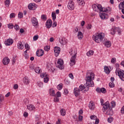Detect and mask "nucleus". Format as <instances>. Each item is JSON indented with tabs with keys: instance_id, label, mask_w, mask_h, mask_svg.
Listing matches in <instances>:
<instances>
[{
	"instance_id": "9b49d317",
	"label": "nucleus",
	"mask_w": 124,
	"mask_h": 124,
	"mask_svg": "<svg viewBox=\"0 0 124 124\" xmlns=\"http://www.w3.org/2000/svg\"><path fill=\"white\" fill-rule=\"evenodd\" d=\"M37 7V5L34 3H31L28 5V8L30 10H35Z\"/></svg>"
},
{
	"instance_id": "f3484780",
	"label": "nucleus",
	"mask_w": 124,
	"mask_h": 124,
	"mask_svg": "<svg viewBox=\"0 0 124 124\" xmlns=\"http://www.w3.org/2000/svg\"><path fill=\"white\" fill-rule=\"evenodd\" d=\"M59 42L62 44V45H65L67 44V39L65 38H62L59 39Z\"/></svg>"
},
{
	"instance_id": "774afa93",
	"label": "nucleus",
	"mask_w": 124,
	"mask_h": 124,
	"mask_svg": "<svg viewBox=\"0 0 124 124\" xmlns=\"http://www.w3.org/2000/svg\"><path fill=\"white\" fill-rule=\"evenodd\" d=\"M121 112L122 114H124V106L122 107L121 108Z\"/></svg>"
},
{
	"instance_id": "4be33fe9",
	"label": "nucleus",
	"mask_w": 124,
	"mask_h": 124,
	"mask_svg": "<svg viewBox=\"0 0 124 124\" xmlns=\"http://www.w3.org/2000/svg\"><path fill=\"white\" fill-rule=\"evenodd\" d=\"M27 109L29 110V111H35V106H34L33 105H28L27 106Z\"/></svg>"
},
{
	"instance_id": "49530a36",
	"label": "nucleus",
	"mask_w": 124,
	"mask_h": 124,
	"mask_svg": "<svg viewBox=\"0 0 124 124\" xmlns=\"http://www.w3.org/2000/svg\"><path fill=\"white\" fill-rule=\"evenodd\" d=\"M113 117H109L108 119V123H109L110 124H111V123H112V122H113Z\"/></svg>"
},
{
	"instance_id": "4d7b16f0",
	"label": "nucleus",
	"mask_w": 124,
	"mask_h": 124,
	"mask_svg": "<svg viewBox=\"0 0 124 124\" xmlns=\"http://www.w3.org/2000/svg\"><path fill=\"white\" fill-rule=\"evenodd\" d=\"M15 29L16 31H18V30H20V27H19V25L17 24H16L15 26Z\"/></svg>"
},
{
	"instance_id": "338daca9",
	"label": "nucleus",
	"mask_w": 124,
	"mask_h": 124,
	"mask_svg": "<svg viewBox=\"0 0 124 124\" xmlns=\"http://www.w3.org/2000/svg\"><path fill=\"white\" fill-rule=\"evenodd\" d=\"M23 55L25 59H29V55H28V54L24 53Z\"/></svg>"
},
{
	"instance_id": "58836bf2",
	"label": "nucleus",
	"mask_w": 124,
	"mask_h": 124,
	"mask_svg": "<svg viewBox=\"0 0 124 124\" xmlns=\"http://www.w3.org/2000/svg\"><path fill=\"white\" fill-rule=\"evenodd\" d=\"M119 8L120 9H123L124 8V1L119 4Z\"/></svg>"
},
{
	"instance_id": "aec40b11",
	"label": "nucleus",
	"mask_w": 124,
	"mask_h": 124,
	"mask_svg": "<svg viewBox=\"0 0 124 124\" xmlns=\"http://www.w3.org/2000/svg\"><path fill=\"white\" fill-rule=\"evenodd\" d=\"M13 40L12 39H8L7 41L5 42V44L6 46H10L13 44Z\"/></svg>"
},
{
	"instance_id": "de8ad7c7",
	"label": "nucleus",
	"mask_w": 124,
	"mask_h": 124,
	"mask_svg": "<svg viewBox=\"0 0 124 124\" xmlns=\"http://www.w3.org/2000/svg\"><path fill=\"white\" fill-rule=\"evenodd\" d=\"M44 50L45 51H46V52H48L50 50V46H46L44 47Z\"/></svg>"
},
{
	"instance_id": "bf43d9fd",
	"label": "nucleus",
	"mask_w": 124,
	"mask_h": 124,
	"mask_svg": "<svg viewBox=\"0 0 124 124\" xmlns=\"http://www.w3.org/2000/svg\"><path fill=\"white\" fill-rule=\"evenodd\" d=\"M60 101V99H59L58 97H56L54 98V102H59Z\"/></svg>"
},
{
	"instance_id": "5701e85b",
	"label": "nucleus",
	"mask_w": 124,
	"mask_h": 124,
	"mask_svg": "<svg viewBox=\"0 0 124 124\" xmlns=\"http://www.w3.org/2000/svg\"><path fill=\"white\" fill-rule=\"evenodd\" d=\"M89 107L90 110H94V108H95V106H94V103H93V102L91 101L89 103Z\"/></svg>"
},
{
	"instance_id": "2f4dec72",
	"label": "nucleus",
	"mask_w": 124,
	"mask_h": 124,
	"mask_svg": "<svg viewBox=\"0 0 124 124\" xmlns=\"http://www.w3.org/2000/svg\"><path fill=\"white\" fill-rule=\"evenodd\" d=\"M60 114L61 116H62L63 117L66 115V111H65V109H64V108L61 109L60 110Z\"/></svg>"
},
{
	"instance_id": "0e129e2a",
	"label": "nucleus",
	"mask_w": 124,
	"mask_h": 124,
	"mask_svg": "<svg viewBox=\"0 0 124 124\" xmlns=\"http://www.w3.org/2000/svg\"><path fill=\"white\" fill-rule=\"evenodd\" d=\"M69 93V91H68V90H67V89L64 90V94H68Z\"/></svg>"
},
{
	"instance_id": "4c0bfd02",
	"label": "nucleus",
	"mask_w": 124,
	"mask_h": 124,
	"mask_svg": "<svg viewBox=\"0 0 124 124\" xmlns=\"http://www.w3.org/2000/svg\"><path fill=\"white\" fill-rule=\"evenodd\" d=\"M51 16L52 17V20L53 21H55L57 18V15H56V13L52 12L51 14Z\"/></svg>"
},
{
	"instance_id": "79ce46f5",
	"label": "nucleus",
	"mask_w": 124,
	"mask_h": 124,
	"mask_svg": "<svg viewBox=\"0 0 124 124\" xmlns=\"http://www.w3.org/2000/svg\"><path fill=\"white\" fill-rule=\"evenodd\" d=\"M39 38V36H38V35H36L34 36L33 37V41H36V40H37V39H38Z\"/></svg>"
},
{
	"instance_id": "052dcab7",
	"label": "nucleus",
	"mask_w": 124,
	"mask_h": 124,
	"mask_svg": "<svg viewBox=\"0 0 124 124\" xmlns=\"http://www.w3.org/2000/svg\"><path fill=\"white\" fill-rule=\"evenodd\" d=\"M109 11V10L107 8H103L101 11V12H108Z\"/></svg>"
},
{
	"instance_id": "e2e57ef3",
	"label": "nucleus",
	"mask_w": 124,
	"mask_h": 124,
	"mask_svg": "<svg viewBox=\"0 0 124 124\" xmlns=\"http://www.w3.org/2000/svg\"><path fill=\"white\" fill-rule=\"evenodd\" d=\"M25 49L27 50H30V45H29V44H25Z\"/></svg>"
},
{
	"instance_id": "a878e982",
	"label": "nucleus",
	"mask_w": 124,
	"mask_h": 124,
	"mask_svg": "<svg viewBox=\"0 0 124 124\" xmlns=\"http://www.w3.org/2000/svg\"><path fill=\"white\" fill-rule=\"evenodd\" d=\"M23 83L25 85H29L30 84V79H29V78L25 77L23 78Z\"/></svg>"
},
{
	"instance_id": "423d86ee",
	"label": "nucleus",
	"mask_w": 124,
	"mask_h": 124,
	"mask_svg": "<svg viewBox=\"0 0 124 124\" xmlns=\"http://www.w3.org/2000/svg\"><path fill=\"white\" fill-rule=\"evenodd\" d=\"M57 67L59 69L62 70L64 68V66H63V60L62 59H59L57 62Z\"/></svg>"
},
{
	"instance_id": "1a4fd4ad",
	"label": "nucleus",
	"mask_w": 124,
	"mask_h": 124,
	"mask_svg": "<svg viewBox=\"0 0 124 124\" xmlns=\"http://www.w3.org/2000/svg\"><path fill=\"white\" fill-rule=\"evenodd\" d=\"M78 90L80 92L83 91V93H86V92H88V91H89V88L85 87V85L81 84L79 86Z\"/></svg>"
},
{
	"instance_id": "9d476101",
	"label": "nucleus",
	"mask_w": 124,
	"mask_h": 124,
	"mask_svg": "<svg viewBox=\"0 0 124 124\" xmlns=\"http://www.w3.org/2000/svg\"><path fill=\"white\" fill-rule=\"evenodd\" d=\"M31 22L33 27H37L38 25V21L37 20V18H36V17H33L31 18Z\"/></svg>"
},
{
	"instance_id": "5fc2aeb1",
	"label": "nucleus",
	"mask_w": 124,
	"mask_h": 124,
	"mask_svg": "<svg viewBox=\"0 0 124 124\" xmlns=\"http://www.w3.org/2000/svg\"><path fill=\"white\" fill-rule=\"evenodd\" d=\"M15 17V14L14 13H12L10 15V19L12 18Z\"/></svg>"
},
{
	"instance_id": "6e6d98bb",
	"label": "nucleus",
	"mask_w": 124,
	"mask_h": 124,
	"mask_svg": "<svg viewBox=\"0 0 124 124\" xmlns=\"http://www.w3.org/2000/svg\"><path fill=\"white\" fill-rule=\"evenodd\" d=\"M111 63H116V58H112L111 60Z\"/></svg>"
},
{
	"instance_id": "37998d69",
	"label": "nucleus",
	"mask_w": 124,
	"mask_h": 124,
	"mask_svg": "<svg viewBox=\"0 0 124 124\" xmlns=\"http://www.w3.org/2000/svg\"><path fill=\"white\" fill-rule=\"evenodd\" d=\"M57 89L59 91H61L62 89V84H60L57 86Z\"/></svg>"
},
{
	"instance_id": "680f3d73",
	"label": "nucleus",
	"mask_w": 124,
	"mask_h": 124,
	"mask_svg": "<svg viewBox=\"0 0 124 124\" xmlns=\"http://www.w3.org/2000/svg\"><path fill=\"white\" fill-rule=\"evenodd\" d=\"M19 86H18V84H16L14 85L13 89H14V90H17Z\"/></svg>"
},
{
	"instance_id": "4468645a",
	"label": "nucleus",
	"mask_w": 124,
	"mask_h": 124,
	"mask_svg": "<svg viewBox=\"0 0 124 124\" xmlns=\"http://www.w3.org/2000/svg\"><path fill=\"white\" fill-rule=\"evenodd\" d=\"M10 62V59L8 57H5L2 60V63L4 65H7Z\"/></svg>"
},
{
	"instance_id": "3c124183",
	"label": "nucleus",
	"mask_w": 124,
	"mask_h": 124,
	"mask_svg": "<svg viewBox=\"0 0 124 124\" xmlns=\"http://www.w3.org/2000/svg\"><path fill=\"white\" fill-rule=\"evenodd\" d=\"M111 105L112 106V108H114V107L116 106V102H115V101H112L111 102Z\"/></svg>"
},
{
	"instance_id": "a18cd8bd",
	"label": "nucleus",
	"mask_w": 124,
	"mask_h": 124,
	"mask_svg": "<svg viewBox=\"0 0 124 124\" xmlns=\"http://www.w3.org/2000/svg\"><path fill=\"white\" fill-rule=\"evenodd\" d=\"M38 86L39 87V88H43V83L41 81L38 82Z\"/></svg>"
},
{
	"instance_id": "393cba45",
	"label": "nucleus",
	"mask_w": 124,
	"mask_h": 124,
	"mask_svg": "<svg viewBox=\"0 0 124 124\" xmlns=\"http://www.w3.org/2000/svg\"><path fill=\"white\" fill-rule=\"evenodd\" d=\"M105 46L107 47V48H110L111 47V45H112V43L110 41H106L104 43Z\"/></svg>"
},
{
	"instance_id": "39448f33",
	"label": "nucleus",
	"mask_w": 124,
	"mask_h": 124,
	"mask_svg": "<svg viewBox=\"0 0 124 124\" xmlns=\"http://www.w3.org/2000/svg\"><path fill=\"white\" fill-rule=\"evenodd\" d=\"M92 8L93 11L96 12H101L102 11V6L99 4H94L92 5Z\"/></svg>"
},
{
	"instance_id": "b1692460",
	"label": "nucleus",
	"mask_w": 124,
	"mask_h": 124,
	"mask_svg": "<svg viewBox=\"0 0 124 124\" xmlns=\"http://www.w3.org/2000/svg\"><path fill=\"white\" fill-rule=\"evenodd\" d=\"M46 28H47V29H50V28L52 27V20L49 19L47 20L46 23Z\"/></svg>"
},
{
	"instance_id": "09e8293b",
	"label": "nucleus",
	"mask_w": 124,
	"mask_h": 124,
	"mask_svg": "<svg viewBox=\"0 0 124 124\" xmlns=\"http://www.w3.org/2000/svg\"><path fill=\"white\" fill-rule=\"evenodd\" d=\"M97 118V117L95 115H91V116H90V119L91 120H96Z\"/></svg>"
},
{
	"instance_id": "f03ea898",
	"label": "nucleus",
	"mask_w": 124,
	"mask_h": 124,
	"mask_svg": "<svg viewBox=\"0 0 124 124\" xmlns=\"http://www.w3.org/2000/svg\"><path fill=\"white\" fill-rule=\"evenodd\" d=\"M69 53L71 56L70 61V65L71 66H73V65H75V64L76 63V58H77V50L72 49L71 51H70Z\"/></svg>"
},
{
	"instance_id": "7ed1b4c3",
	"label": "nucleus",
	"mask_w": 124,
	"mask_h": 124,
	"mask_svg": "<svg viewBox=\"0 0 124 124\" xmlns=\"http://www.w3.org/2000/svg\"><path fill=\"white\" fill-rule=\"evenodd\" d=\"M93 38L96 43H100L104 38V34L102 33L94 34Z\"/></svg>"
},
{
	"instance_id": "ea45409f",
	"label": "nucleus",
	"mask_w": 124,
	"mask_h": 124,
	"mask_svg": "<svg viewBox=\"0 0 124 124\" xmlns=\"http://www.w3.org/2000/svg\"><path fill=\"white\" fill-rule=\"evenodd\" d=\"M108 85L109 88H114V87H115V84H114V82H109Z\"/></svg>"
},
{
	"instance_id": "f257e3e1",
	"label": "nucleus",
	"mask_w": 124,
	"mask_h": 124,
	"mask_svg": "<svg viewBox=\"0 0 124 124\" xmlns=\"http://www.w3.org/2000/svg\"><path fill=\"white\" fill-rule=\"evenodd\" d=\"M94 74L92 72L88 71L85 76L86 84L88 87H94Z\"/></svg>"
},
{
	"instance_id": "6e6552de",
	"label": "nucleus",
	"mask_w": 124,
	"mask_h": 124,
	"mask_svg": "<svg viewBox=\"0 0 124 124\" xmlns=\"http://www.w3.org/2000/svg\"><path fill=\"white\" fill-rule=\"evenodd\" d=\"M103 112H104V113H105V111H106V110L111 108V107H110V103H109L108 101H107L105 103L104 105H103Z\"/></svg>"
},
{
	"instance_id": "473e14b6",
	"label": "nucleus",
	"mask_w": 124,
	"mask_h": 124,
	"mask_svg": "<svg viewBox=\"0 0 124 124\" xmlns=\"http://www.w3.org/2000/svg\"><path fill=\"white\" fill-rule=\"evenodd\" d=\"M94 53V52L93 51V50H90L89 51L87 52L86 55L87 56H88V57H91V56H93Z\"/></svg>"
},
{
	"instance_id": "c03bdc74",
	"label": "nucleus",
	"mask_w": 124,
	"mask_h": 124,
	"mask_svg": "<svg viewBox=\"0 0 124 124\" xmlns=\"http://www.w3.org/2000/svg\"><path fill=\"white\" fill-rule=\"evenodd\" d=\"M8 28L9 29H13L14 28V25L12 23H9L8 24Z\"/></svg>"
},
{
	"instance_id": "c9c22d12",
	"label": "nucleus",
	"mask_w": 124,
	"mask_h": 124,
	"mask_svg": "<svg viewBox=\"0 0 124 124\" xmlns=\"http://www.w3.org/2000/svg\"><path fill=\"white\" fill-rule=\"evenodd\" d=\"M77 1L79 5H84L85 4L84 0H77Z\"/></svg>"
},
{
	"instance_id": "c756f323",
	"label": "nucleus",
	"mask_w": 124,
	"mask_h": 124,
	"mask_svg": "<svg viewBox=\"0 0 124 124\" xmlns=\"http://www.w3.org/2000/svg\"><path fill=\"white\" fill-rule=\"evenodd\" d=\"M78 37L79 40H81L84 37V35H83V33L81 31H78Z\"/></svg>"
},
{
	"instance_id": "7c9ffc66",
	"label": "nucleus",
	"mask_w": 124,
	"mask_h": 124,
	"mask_svg": "<svg viewBox=\"0 0 124 124\" xmlns=\"http://www.w3.org/2000/svg\"><path fill=\"white\" fill-rule=\"evenodd\" d=\"M34 71L36 72V73H38V74H39V73H41V72H42L41 69L39 68V67H36L35 68Z\"/></svg>"
},
{
	"instance_id": "13d9d810",
	"label": "nucleus",
	"mask_w": 124,
	"mask_h": 124,
	"mask_svg": "<svg viewBox=\"0 0 124 124\" xmlns=\"http://www.w3.org/2000/svg\"><path fill=\"white\" fill-rule=\"evenodd\" d=\"M56 95L57 97H61V96H62V93L60 92H57L56 93Z\"/></svg>"
},
{
	"instance_id": "20e7f679",
	"label": "nucleus",
	"mask_w": 124,
	"mask_h": 124,
	"mask_svg": "<svg viewBox=\"0 0 124 124\" xmlns=\"http://www.w3.org/2000/svg\"><path fill=\"white\" fill-rule=\"evenodd\" d=\"M115 73L117 76H119L120 79L122 81H124V71L123 70H120L119 69H116L115 71Z\"/></svg>"
},
{
	"instance_id": "dca6fc26",
	"label": "nucleus",
	"mask_w": 124,
	"mask_h": 124,
	"mask_svg": "<svg viewBox=\"0 0 124 124\" xmlns=\"http://www.w3.org/2000/svg\"><path fill=\"white\" fill-rule=\"evenodd\" d=\"M36 54L37 57H42L44 55V50L43 49H39L36 51Z\"/></svg>"
},
{
	"instance_id": "72a5a7b5",
	"label": "nucleus",
	"mask_w": 124,
	"mask_h": 124,
	"mask_svg": "<svg viewBox=\"0 0 124 124\" xmlns=\"http://www.w3.org/2000/svg\"><path fill=\"white\" fill-rule=\"evenodd\" d=\"M10 0H6L4 1V4L6 6V7H9V5H10Z\"/></svg>"
},
{
	"instance_id": "603ef678",
	"label": "nucleus",
	"mask_w": 124,
	"mask_h": 124,
	"mask_svg": "<svg viewBox=\"0 0 124 124\" xmlns=\"http://www.w3.org/2000/svg\"><path fill=\"white\" fill-rule=\"evenodd\" d=\"M18 17L20 18V19H22V18H23V13L19 12L18 14Z\"/></svg>"
},
{
	"instance_id": "69168bd1",
	"label": "nucleus",
	"mask_w": 124,
	"mask_h": 124,
	"mask_svg": "<svg viewBox=\"0 0 124 124\" xmlns=\"http://www.w3.org/2000/svg\"><path fill=\"white\" fill-rule=\"evenodd\" d=\"M86 28L87 30H91V29H92V24H88Z\"/></svg>"
},
{
	"instance_id": "c85d7f7f",
	"label": "nucleus",
	"mask_w": 124,
	"mask_h": 124,
	"mask_svg": "<svg viewBox=\"0 0 124 124\" xmlns=\"http://www.w3.org/2000/svg\"><path fill=\"white\" fill-rule=\"evenodd\" d=\"M49 94L50 95H51V96H56V93H55V90H54V89H50L49 90Z\"/></svg>"
},
{
	"instance_id": "e433bc0d",
	"label": "nucleus",
	"mask_w": 124,
	"mask_h": 124,
	"mask_svg": "<svg viewBox=\"0 0 124 124\" xmlns=\"http://www.w3.org/2000/svg\"><path fill=\"white\" fill-rule=\"evenodd\" d=\"M115 31H118V34L119 35L122 33V30L119 27H115Z\"/></svg>"
},
{
	"instance_id": "ddd939ff",
	"label": "nucleus",
	"mask_w": 124,
	"mask_h": 124,
	"mask_svg": "<svg viewBox=\"0 0 124 124\" xmlns=\"http://www.w3.org/2000/svg\"><path fill=\"white\" fill-rule=\"evenodd\" d=\"M75 5H74V2L73 1H69L68 3V8L70 10H73L74 9Z\"/></svg>"
},
{
	"instance_id": "2eb2a0df",
	"label": "nucleus",
	"mask_w": 124,
	"mask_h": 124,
	"mask_svg": "<svg viewBox=\"0 0 124 124\" xmlns=\"http://www.w3.org/2000/svg\"><path fill=\"white\" fill-rule=\"evenodd\" d=\"M105 112H106V115L112 116V115H113V108L112 107H110L109 108H108V109H106Z\"/></svg>"
},
{
	"instance_id": "6ab92c4d",
	"label": "nucleus",
	"mask_w": 124,
	"mask_h": 124,
	"mask_svg": "<svg viewBox=\"0 0 124 124\" xmlns=\"http://www.w3.org/2000/svg\"><path fill=\"white\" fill-rule=\"evenodd\" d=\"M80 92H81L80 90H79V88H75L74 90V93L75 95V96H76V97H77V96H79V95H80Z\"/></svg>"
},
{
	"instance_id": "cd10ccee",
	"label": "nucleus",
	"mask_w": 124,
	"mask_h": 124,
	"mask_svg": "<svg viewBox=\"0 0 124 124\" xmlns=\"http://www.w3.org/2000/svg\"><path fill=\"white\" fill-rule=\"evenodd\" d=\"M17 48L18 49H20V50H23V49H24V45H23L22 42H18L17 44Z\"/></svg>"
},
{
	"instance_id": "412c9836",
	"label": "nucleus",
	"mask_w": 124,
	"mask_h": 124,
	"mask_svg": "<svg viewBox=\"0 0 124 124\" xmlns=\"http://www.w3.org/2000/svg\"><path fill=\"white\" fill-rule=\"evenodd\" d=\"M99 16L102 20H106V19H108V15L105 13L100 14Z\"/></svg>"
},
{
	"instance_id": "bb28decb",
	"label": "nucleus",
	"mask_w": 124,
	"mask_h": 124,
	"mask_svg": "<svg viewBox=\"0 0 124 124\" xmlns=\"http://www.w3.org/2000/svg\"><path fill=\"white\" fill-rule=\"evenodd\" d=\"M104 71L106 74H110V72H111V70H110L109 67L107 66H104Z\"/></svg>"
},
{
	"instance_id": "f8f14e48",
	"label": "nucleus",
	"mask_w": 124,
	"mask_h": 124,
	"mask_svg": "<svg viewBox=\"0 0 124 124\" xmlns=\"http://www.w3.org/2000/svg\"><path fill=\"white\" fill-rule=\"evenodd\" d=\"M54 51L55 57H58L59 55H60V53H61V48L56 46L54 48Z\"/></svg>"
},
{
	"instance_id": "a19ab883",
	"label": "nucleus",
	"mask_w": 124,
	"mask_h": 124,
	"mask_svg": "<svg viewBox=\"0 0 124 124\" xmlns=\"http://www.w3.org/2000/svg\"><path fill=\"white\" fill-rule=\"evenodd\" d=\"M41 19L42 20H44V21H46L47 20V17L46 16V15H43L41 16Z\"/></svg>"
},
{
	"instance_id": "0eeeda50",
	"label": "nucleus",
	"mask_w": 124,
	"mask_h": 124,
	"mask_svg": "<svg viewBox=\"0 0 124 124\" xmlns=\"http://www.w3.org/2000/svg\"><path fill=\"white\" fill-rule=\"evenodd\" d=\"M41 78H43L44 83L49 82V76L46 73H42L40 75Z\"/></svg>"
},
{
	"instance_id": "f704fd0d",
	"label": "nucleus",
	"mask_w": 124,
	"mask_h": 124,
	"mask_svg": "<svg viewBox=\"0 0 124 124\" xmlns=\"http://www.w3.org/2000/svg\"><path fill=\"white\" fill-rule=\"evenodd\" d=\"M116 33V27H113L110 30V34L114 35Z\"/></svg>"
},
{
	"instance_id": "864d4df0",
	"label": "nucleus",
	"mask_w": 124,
	"mask_h": 124,
	"mask_svg": "<svg viewBox=\"0 0 124 124\" xmlns=\"http://www.w3.org/2000/svg\"><path fill=\"white\" fill-rule=\"evenodd\" d=\"M69 78H71L72 80H73L74 79V76H73V74L70 73L69 74Z\"/></svg>"
},
{
	"instance_id": "a211bd4d",
	"label": "nucleus",
	"mask_w": 124,
	"mask_h": 124,
	"mask_svg": "<svg viewBox=\"0 0 124 124\" xmlns=\"http://www.w3.org/2000/svg\"><path fill=\"white\" fill-rule=\"evenodd\" d=\"M96 92H97V93H106V89L105 88H97L96 89Z\"/></svg>"
},
{
	"instance_id": "8fccbe9b",
	"label": "nucleus",
	"mask_w": 124,
	"mask_h": 124,
	"mask_svg": "<svg viewBox=\"0 0 124 124\" xmlns=\"http://www.w3.org/2000/svg\"><path fill=\"white\" fill-rule=\"evenodd\" d=\"M4 100V96H3L2 94H0V102H2Z\"/></svg>"
}]
</instances>
